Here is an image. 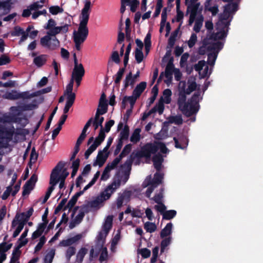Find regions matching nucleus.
<instances>
[{"instance_id":"nucleus-27","label":"nucleus","mask_w":263,"mask_h":263,"mask_svg":"<svg viewBox=\"0 0 263 263\" xmlns=\"http://www.w3.org/2000/svg\"><path fill=\"white\" fill-rule=\"evenodd\" d=\"M54 171L55 170H52L50 174L49 181V184H50V186L48 188V190L47 191V192L50 193V194H51L53 191L54 190L55 185H56L59 182L58 179L55 180V176H54Z\"/></svg>"},{"instance_id":"nucleus-14","label":"nucleus","mask_w":263,"mask_h":263,"mask_svg":"<svg viewBox=\"0 0 263 263\" xmlns=\"http://www.w3.org/2000/svg\"><path fill=\"white\" fill-rule=\"evenodd\" d=\"M152 160L154 163V166L157 172H159L162 167V164L163 162V157L162 155L158 153L153 156Z\"/></svg>"},{"instance_id":"nucleus-9","label":"nucleus","mask_w":263,"mask_h":263,"mask_svg":"<svg viewBox=\"0 0 263 263\" xmlns=\"http://www.w3.org/2000/svg\"><path fill=\"white\" fill-rule=\"evenodd\" d=\"M37 180V176L35 174H32L30 179L27 181L23 186V196L30 194L31 191L33 189Z\"/></svg>"},{"instance_id":"nucleus-15","label":"nucleus","mask_w":263,"mask_h":263,"mask_svg":"<svg viewBox=\"0 0 263 263\" xmlns=\"http://www.w3.org/2000/svg\"><path fill=\"white\" fill-rule=\"evenodd\" d=\"M108 156V153L104 154L102 151H100L97 156L96 160L93 163V165L95 166L98 165L100 167L102 166L105 162Z\"/></svg>"},{"instance_id":"nucleus-53","label":"nucleus","mask_w":263,"mask_h":263,"mask_svg":"<svg viewBox=\"0 0 263 263\" xmlns=\"http://www.w3.org/2000/svg\"><path fill=\"white\" fill-rule=\"evenodd\" d=\"M135 59L138 63H140L143 60V53L142 50L136 48L135 50Z\"/></svg>"},{"instance_id":"nucleus-49","label":"nucleus","mask_w":263,"mask_h":263,"mask_svg":"<svg viewBox=\"0 0 263 263\" xmlns=\"http://www.w3.org/2000/svg\"><path fill=\"white\" fill-rule=\"evenodd\" d=\"M21 250L20 249L16 250V248L15 247L12 252L10 261L18 262V259L21 255Z\"/></svg>"},{"instance_id":"nucleus-35","label":"nucleus","mask_w":263,"mask_h":263,"mask_svg":"<svg viewBox=\"0 0 263 263\" xmlns=\"http://www.w3.org/2000/svg\"><path fill=\"white\" fill-rule=\"evenodd\" d=\"M0 132L2 133H5L6 138L10 140L12 139V137L14 134V128L12 126V128L6 129L4 127H1L0 129Z\"/></svg>"},{"instance_id":"nucleus-23","label":"nucleus","mask_w":263,"mask_h":263,"mask_svg":"<svg viewBox=\"0 0 263 263\" xmlns=\"http://www.w3.org/2000/svg\"><path fill=\"white\" fill-rule=\"evenodd\" d=\"M172 227L173 224L172 222L167 223L165 227L161 231L160 234L161 238L169 237L172 232Z\"/></svg>"},{"instance_id":"nucleus-25","label":"nucleus","mask_w":263,"mask_h":263,"mask_svg":"<svg viewBox=\"0 0 263 263\" xmlns=\"http://www.w3.org/2000/svg\"><path fill=\"white\" fill-rule=\"evenodd\" d=\"M227 27L222 26V28L219 31L212 34L211 39L215 41L217 40H222L224 39L227 35L228 30H227V31H226L225 30V29Z\"/></svg>"},{"instance_id":"nucleus-45","label":"nucleus","mask_w":263,"mask_h":263,"mask_svg":"<svg viewBox=\"0 0 263 263\" xmlns=\"http://www.w3.org/2000/svg\"><path fill=\"white\" fill-rule=\"evenodd\" d=\"M172 93L171 90L170 89H168V88L165 89L163 91V95L164 97V100H163V101L166 104L170 103L171 101V97L172 96Z\"/></svg>"},{"instance_id":"nucleus-30","label":"nucleus","mask_w":263,"mask_h":263,"mask_svg":"<svg viewBox=\"0 0 263 263\" xmlns=\"http://www.w3.org/2000/svg\"><path fill=\"white\" fill-rule=\"evenodd\" d=\"M162 240L160 243V253H163L167 247H168L171 243L172 237L169 236L162 238Z\"/></svg>"},{"instance_id":"nucleus-43","label":"nucleus","mask_w":263,"mask_h":263,"mask_svg":"<svg viewBox=\"0 0 263 263\" xmlns=\"http://www.w3.org/2000/svg\"><path fill=\"white\" fill-rule=\"evenodd\" d=\"M36 96L37 94L35 92L32 93H30L28 91L19 92V99H28Z\"/></svg>"},{"instance_id":"nucleus-6","label":"nucleus","mask_w":263,"mask_h":263,"mask_svg":"<svg viewBox=\"0 0 263 263\" xmlns=\"http://www.w3.org/2000/svg\"><path fill=\"white\" fill-rule=\"evenodd\" d=\"M65 163L62 161H60L54 167L52 170L54 171V176L56 179H58L59 181L60 180L65 181L66 178L69 175V172H67L66 168L63 169L65 166Z\"/></svg>"},{"instance_id":"nucleus-21","label":"nucleus","mask_w":263,"mask_h":263,"mask_svg":"<svg viewBox=\"0 0 263 263\" xmlns=\"http://www.w3.org/2000/svg\"><path fill=\"white\" fill-rule=\"evenodd\" d=\"M135 82L136 80L133 78V73L130 71L126 74L125 78L123 81L124 89H127L129 86L133 87Z\"/></svg>"},{"instance_id":"nucleus-24","label":"nucleus","mask_w":263,"mask_h":263,"mask_svg":"<svg viewBox=\"0 0 263 263\" xmlns=\"http://www.w3.org/2000/svg\"><path fill=\"white\" fill-rule=\"evenodd\" d=\"M47 57L46 54H41L40 55L33 59V63L37 67H41L44 64H45L47 61Z\"/></svg>"},{"instance_id":"nucleus-3","label":"nucleus","mask_w":263,"mask_h":263,"mask_svg":"<svg viewBox=\"0 0 263 263\" xmlns=\"http://www.w3.org/2000/svg\"><path fill=\"white\" fill-rule=\"evenodd\" d=\"M158 151L157 145L152 143H147L142 146L140 151L135 154V157L138 159L145 158L146 160H149L152 154H155Z\"/></svg>"},{"instance_id":"nucleus-57","label":"nucleus","mask_w":263,"mask_h":263,"mask_svg":"<svg viewBox=\"0 0 263 263\" xmlns=\"http://www.w3.org/2000/svg\"><path fill=\"white\" fill-rule=\"evenodd\" d=\"M14 119H16L17 121H14V123L20 124L23 127L25 126L28 123L26 118L20 117L16 115H15Z\"/></svg>"},{"instance_id":"nucleus-55","label":"nucleus","mask_w":263,"mask_h":263,"mask_svg":"<svg viewBox=\"0 0 263 263\" xmlns=\"http://www.w3.org/2000/svg\"><path fill=\"white\" fill-rule=\"evenodd\" d=\"M104 201L100 198L99 196H98L95 200L89 202L90 207L94 208H97Z\"/></svg>"},{"instance_id":"nucleus-19","label":"nucleus","mask_w":263,"mask_h":263,"mask_svg":"<svg viewBox=\"0 0 263 263\" xmlns=\"http://www.w3.org/2000/svg\"><path fill=\"white\" fill-rule=\"evenodd\" d=\"M92 118H90L84 125L82 133L77 139V142L82 143L86 137V132L92 122Z\"/></svg>"},{"instance_id":"nucleus-40","label":"nucleus","mask_w":263,"mask_h":263,"mask_svg":"<svg viewBox=\"0 0 263 263\" xmlns=\"http://www.w3.org/2000/svg\"><path fill=\"white\" fill-rule=\"evenodd\" d=\"M38 158V153H37L35 151V148L33 147L32 148L30 156V161L29 162L28 165H29L30 167H31L33 163H34Z\"/></svg>"},{"instance_id":"nucleus-29","label":"nucleus","mask_w":263,"mask_h":263,"mask_svg":"<svg viewBox=\"0 0 263 263\" xmlns=\"http://www.w3.org/2000/svg\"><path fill=\"white\" fill-rule=\"evenodd\" d=\"M112 220L113 217L110 215L108 216L105 220L103 225V229L106 233H108L112 228Z\"/></svg>"},{"instance_id":"nucleus-44","label":"nucleus","mask_w":263,"mask_h":263,"mask_svg":"<svg viewBox=\"0 0 263 263\" xmlns=\"http://www.w3.org/2000/svg\"><path fill=\"white\" fill-rule=\"evenodd\" d=\"M5 98L9 100H14L19 99V92L16 91L7 92L5 95Z\"/></svg>"},{"instance_id":"nucleus-12","label":"nucleus","mask_w":263,"mask_h":263,"mask_svg":"<svg viewBox=\"0 0 263 263\" xmlns=\"http://www.w3.org/2000/svg\"><path fill=\"white\" fill-rule=\"evenodd\" d=\"M131 195V192L129 191H125L123 193H119L116 200V204L117 209H120L123 204L124 201L128 202Z\"/></svg>"},{"instance_id":"nucleus-59","label":"nucleus","mask_w":263,"mask_h":263,"mask_svg":"<svg viewBox=\"0 0 263 263\" xmlns=\"http://www.w3.org/2000/svg\"><path fill=\"white\" fill-rule=\"evenodd\" d=\"M157 205L154 206V209L159 212L162 215L164 214L166 210V206L165 204L161 202V203H157Z\"/></svg>"},{"instance_id":"nucleus-56","label":"nucleus","mask_w":263,"mask_h":263,"mask_svg":"<svg viewBox=\"0 0 263 263\" xmlns=\"http://www.w3.org/2000/svg\"><path fill=\"white\" fill-rule=\"evenodd\" d=\"M202 45L199 47L198 49V53L200 55H204L207 51V46L209 45V43L207 40H204L203 41Z\"/></svg>"},{"instance_id":"nucleus-10","label":"nucleus","mask_w":263,"mask_h":263,"mask_svg":"<svg viewBox=\"0 0 263 263\" xmlns=\"http://www.w3.org/2000/svg\"><path fill=\"white\" fill-rule=\"evenodd\" d=\"M173 140L176 148L184 149L188 145L189 140L186 136L183 134L178 135L177 137H174Z\"/></svg>"},{"instance_id":"nucleus-47","label":"nucleus","mask_w":263,"mask_h":263,"mask_svg":"<svg viewBox=\"0 0 263 263\" xmlns=\"http://www.w3.org/2000/svg\"><path fill=\"white\" fill-rule=\"evenodd\" d=\"M55 255L54 250H50L44 257V263H52Z\"/></svg>"},{"instance_id":"nucleus-1","label":"nucleus","mask_w":263,"mask_h":263,"mask_svg":"<svg viewBox=\"0 0 263 263\" xmlns=\"http://www.w3.org/2000/svg\"><path fill=\"white\" fill-rule=\"evenodd\" d=\"M90 6V1H87L85 3L80 16V22L78 31L74 30L73 32V39L84 42L86 40L89 33L87 24L89 18Z\"/></svg>"},{"instance_id":"nucleus-62","label":"nucleus","mask_w":263,"mask_h":263,"mask_svg":"<svg viewBox=\"0 0 263 263\" xmlns=\"http://www.w3.org/2000/svg\"><path fill=\"white\" fill-rule=\"evenodd\" d=\"M169 122L171 123H175L176 124L180 125L182 124L183 120L180 116H172L169 119Z\"/></svg>"},{"instance_id":"nucleus-41","label":"nucleus","mask_w":263,"mask_h":263,"mask_svg":"<svg viewBox=\"0 0 263 263\" xmlns=\"http://www.w3.org/2000/svg\"><path fill=\"white\" fill-rule=\"evenodd\" d=\"M129 127L127 125H125L123 129L120 134V139L119 140H121L123 141V140L127 139L129 136Z\"/></svg>"},{"instance_id":"nucleus-32","label":"nucleus","mask_w":263,"mask_h":263,"mask_svg":"<svg viewBox=\"0 0 263 263\" xmlns=\"http://www.w3.org/2000/svg\"><path fill=\"white\" fill-rule=\"evenodd\" d=\"M140 132L141 129L138 128L134 130L130 138V140L132 142L134 143H137L139 141L140 139Z\"/></svg>"},{"instance_id":"nucleus-36","label":"nucleus","mask_w":263,"mask_h":263,"mask_svg":"<svg viewBox=\"0 0 263 263\" xmlns=\"http://www.w3.org/2000/svg\"><path fill=\"white\" fill-rule=\"evenodd\" d=\"M177 215V212L174 210H167L162 215L163 219L171 220L174 218Z\"/></svg>"},{"instance_id":"nucleus-20","label":"nucleus","mask_w":263,"mask_h":263,"mask_svg":"<svg viewBox=\"0 0 263 263\" xmlns=\"http://www.w3.org/2000/svg\"><path fill=\"white\" fill-rule=\"evenodd\" d=\"M230 16V14L225 12L223 10L222 13H220L219 15V20L220 24L224 27H229L230 25V21H227Z\"/></svg>"},{"instance_id":"nucleus-48","label":"nucleus","mask_w":263,"mask_h":263,"mask_svg":"<svg viewBox=\"0 0 263 263\" xmlns=\"http://www.w3.org/2000/svg\"><path fill=\"white\" fill-rule=\"evenodd\" d=\"M203 20V16H201L200 18H198L197 20H196L193 28L194 30L197 33L200 31V29L202 26Z\"/></svg>"},{"instance_id":"nucleus-18","label":"nucleus","mask_w":263,"mask_h":263,"mask_svg":"<svg viewBox=\"0 0 263 263\" xmlns=\"http://www.w3.org/2000/svg\"><path fill=\"white\" fill-rule=\"evenodd\" d=\"M82 195H83V191L76 193L69 200L67 205L64 207V210H66L67 208H69V210H71L77 203L78 198Z\"/></svg>"},{"instance_id":"nucleus-16","label":"nucleus","mask_w":263,"mask_h":263,"mask_svg":"<svg viewBox=\"0 0 263 263\" xmlns=\"http://www.w3.org/2000/svg\"><path fill=\"white\" fill-rule=\"evenodd\" d=\"M186 95L187 94L185 92V87H183L182 89L179 91V97L177 100V104L179 109L182 108L183 106H184L187 103V102H186Z\"/></svg>"},{"instance_id":"nucleus-58","label":"nucleus","mask_w":263,"mask_h":263,"mask_svg":"<svg viewBox=\"0 0 263 263\" xmlns=\"http://www.w3.org/2000/svg\"><path fill=\"white\" fill-rule=\"evenodd\" d=\"M108 258V251L106 247H102L101 253L99 257V261L102 262L106 260Z\"/></svg>"},{"instance_id":"nucleus-8","label":"nucleus","mask_w":263,"mask_h":263,"mask_svg":"<svg viewBox=\"0 0 263 263\" xmlns=\"http://www.w3.org/2000/svg\"><path fill=\"white\" fill-rule=\"evenodd\" d=\"M184 115L187 117H190L196 114L199 110V105L193 103L187 102V103L180 109Z\"/></svg>"},{"instance_id":"nucleus-52","label":"nucleus","mask_w":263,"mask_h":263,"mask_svg":"<svg viewBox=\"0 0 263 263\" xmlns=\"http://www.w3.org/2000/svg\"><path fill=\"white\" fill-rule=\"evenodd\" d=\"M12 243L7 244L6 242H3L0 243V253H4L11 249Z\"/></svg>"},{"instance_id":"nucleus-38","label":"nucleus","mask_w":263,"mask_h":263,"mask_svg":"<svg viewBox=\"0 0 263 263\" xmlns=\"http://www.w3.org/2000/svg\"><path fill=\"white\" fill-rule=\"evenodd\" d=\"M136 158V157H135V155L133 156V153L130 155L129 159L127 160L123 164L121 165V167L122 168H126L129 171L131 170L132 163Z\"/></svg>"},{"instance_id":"nucleus-7","label":"nucleus","mask_w":263,"mask_h":263,"mask_svg":"<svg viewBox=\"0 0 263 263\" xmlns=\"http://www.w3.org/2000/svg\"><path fill=\"white\" fill-rule=\"evenodd\" d=\"M74 68L72 72L71 78H83L85 74V69L82 64H78L76 54H73Z\"/></svg>"},{"instance_id":"nucleus-13","label":"nucleus","mask_w":263,"mask_h":263,"mask_svg":"<svg viewBox=\"0 0 263 263\" xmlns=\"http://www.w3.org/2000/svg\"><path fill=\"white\" fill-rule=\"evenodd\" d=\"M173 58L172 57L168 62L165 69V77L170 81H172L173 72H174V70L176 69L173 63Z\"/></svg>"},{"instance_id":"nucleus-42","label":"nucleus","mask_w":263,"mask_h":263,"mask_svg":"<svg viewBox=\"0 0 263 263\" xmlns=\"http://www.w3.org/2000/svg\"><path fill=\"white\" fill-rule=\"evenodd\" d=\"M33 29H34V26L32 25H29L27 27L26 31H24V32L21 34L22 36L19 41L20 44H21L22 42H24L27 39L28 37H29V32L31 30Z\"/></svg>"},{"instance_id":"nucleus-60","label":"nucleus","mask_w":263,"mask_h":263,"mask_svg":"<svg viewBox=\"0 0 263 263\" xmlns=\"http://www.w3.org/2000/svg\"><path fill=\"white\" fill-rule=\"evenodd\" d=\"M63 11V8L59 6H53L49 8V12L53 15H57L59 13H62Z\"/></svg>"},{"instance_id":"nucleus-5","label":"nucleus","mask_w":263,"mask_h":263,"mask_svg":"<svg viewBox=\"0 0 263 263\" xmlns=\"http://www.w3.org/2000/svg\"><path fill=\"white\" fill-rule=\"evenodd\" d=\"M104 129L100 130L98 136L96 138L94 142L85 151V158L87 159L89 156L97 149V148L104 141L105 138Z\"/></svg>"},{"instance_id":"nucleus-28","label":"nucleus","mask_w":263,"mask_h":263,"mask_svg":"<svg viewBox=\"0 0 263 263\" xmlns=\"http://www.w3.org/2000/svg\"><path fill=\"white\" fill-rule=\"evenodd\" d=\"M229 3H228L224 6V11L230 14L232 13H235V12H236L238 10V4L235 2Z\"/></svg>"},{"instance_id":"nucleus-39","label":"nucleus","mask_w":263,"mask_h":263,"mask_svg":"<svg viewBox=\"0 0 263 263\" xmlns=\"http://www.w3.org/2000/svg\"><path fill=\"white\" fill-rule=\"evenodd\" d=\"M144 228L145 229L147 232L151 233L154 232L156 231L157 227L155 223L147 221L145 223L144 225Z\"/></svg>"},{"instance_id":"nucleus-50","label":"nucleus","mask_w":263,"mask_h":263,"mask_svg":"<svg viewBox=\"0 0 263 263\" xmlns=\"http://www.w3.org/2000/svg\"><path fill=\"white\" fill-rule=\"evenodd\" d=\"M65 95L67 96L66 103L73 105L76 99V94L71 92H65Z\"/></svg>"},{"instance_id":"nucleus-34","label":"nucleus","mask_w":263,"mask_h":263,"mask_svg":"<svg viewBox=\"0 0 263 263\" xmlns=\"http://www.w3.org/2000/svg\"><path fill=\"white\" fill-rule=\"evenodd\" d=\"M125 67H122L119 68L118 71L115 75V84L118 85H119L121 80L122 79L123 74L125 72Z\"/></svg>"},{"instance_id":"nucleus-37","label":"nucleus","mask_w":263,"mask_h":263,"mask_svg":"<svg viewBox=\"0 0 263 263\" xmlns=\"http://www.w3.org/2000/svg\"><path fill=\"white\" fill-rule=\"evenodd\" d=\"M163 192L164 189L162 187L160 189L159 192L158 194H156L154 197L151 199L153 200L157 203L163 202Z\"/></svg>"},{"instance_id":"nucleus-4","label":"nucleus","mask_w":263,"mask_h":263,"mask_svg":"<svg viewBox=\"0 0 263 263\" xmlns=\"http://www.w3.org/2000/svg\"><path fill=\"white\" fill-rule=\"evenodd\" d=\"M120 185L121 180L120 179H115L111 184L105 188L104 191L101 193L99 196L104 201L109 199L111 195L116 191L117 189L119 187Z\"/></svg>"},{"instance_id":"nucleus-63","label":"nucleus","mask_w":263,"mask_h":263,"mask_svg":"<svg viewBox=\"0 0 263 263\" xmlns=\"http://www.w3.org/2000/svg\"><path fill=\"white\" fill-rule=\"evenodd\" d=\"M124 97L127 102H129L131 108L134 107V106L136 103V101L137 99L138 98L136 97L135 96L133 95V94H132V96H124Z\"/></svg>"},{"instance_id":"nucleus-61","label":"nucleus","mask_w":263,"mask_h":263,"mask_svg":"<svg viewBox=\"0 0 263 263\" xmlns=\"http://www.w3.org/2000/svg\"><path fill=\"white\" fill-rule=\"evenodd\" d=\"M163 102H164L163 101L162 97H161L158 104L155 105L157 108V110L160 115H161L163 113L164 109V105Z\"/></svg>"},{"instance_id":"nucleus-22","label":"nucleus","mask_w":263,"mask_h":263,"mask_svg":"<svg viewBox=\"0 0 263 263\" xmlns=\"http://www.w3.org/2000/svg\"><path fill=\"white\" fill-rule=\"evenodd\" d=\"M47 226L44 223H40L38 224L37 230L32 234L31 238L34 240L41 236L45 231Z\"/></svg>"},{"instance_id":"nucleus-2","label":"nucleus","mask_w":263,"mask_h":263,"mask_svg":"<svg viewBox=\"0 0 263 263\" xmlns=\"http://www.w3.org/2000/svg\"><path fill=\"white\" fill-rule=\"evenodd\" d=\"M60 32L59 26H55L51 28V29L47 31L46 35L41 38V45L49 50H55L60 45V42L55 36Z\"/></svg>"},{"instance_id":"nucleus-51","label":"nucleus","mask_w":263,"mask_h":263,"mask_svg":"<svg viewBox=\"0 0 263 263\" xmlns=\"http://www.w3.org/2000/svg\"><path fill=\"white\" fill-rule=\"evenodd\" d=\"M33 212V208H30L26 212H23L20 215V217L22 218V219H24L26 220V221H28L29 218L32 216Z\"/></svg>"},{"instance_id":"nucleus-31","label":"nucleus","mask_w":263,"mask_h":263,"mask_svg":"<svg viewBox=\"0 0 263 263\" xmlns=\"http://www.w3.org/2000/svg\"><path fill=\"white\" fill-rule=\"evenodd\" d=\"M87 253V249L85 248H82L80 249L77 254L76 261L78 263H82L85 255Z\"/></svg>"},{"instance_id":"nucleus-17","label":"nucleus","mask_w":263,"mask_h":263,"mask_svg":"<svg viewBox=\"0 0 263 263\" xmlns=\"http://www.w3.org/2000/svg\"><path fill=\"white\" fill-rule=\"evenodd\" d=\"M147 83L146 82H141L138 84L133 91V95L137 98H139L142 92L146 87Z\"/></svg>"},{"instance_id":"nucleus-46","label":"nucleus","mask_w":263,"mask_h":263,"mask_svg":"<svg viewBox=\"0 0 263 263\" xmlns=\"http://www.w3.org/2000/svg\"><path fill=\"white\" fill-rule=\"evenodd\" d=\"M163 178V175L157 172L154 174V178L153 179V182L155 185L158 186L161 183Z\"/></svg>"},{"instance_id":"nucleus-33","label":"nucleus","mask_w":263,"mask_h":263,"mask_svg":"<svg viewBox=\"0 0 263 263\" xmlns=\"http://www.w3.org/2000/svg\"><path fill=\"white\" fill-rule=\"evenodd\" d=\"M38 106L36 104V100H34L32 103L27 104H24L20 107L23 111L31 110L37 108Z\"/></svg>"},{"instance_id":"nucleus-54","label":"nucleus","mask_w":263,"mask_h":263,"mask_svg":"<svg viewBox=\"0 0 263 263\" xmlns=\"http://www.w3.org/2000/svg\"><path fill=\"white\" fill-rule=\"evenodd\" d=\"M46 241V238L45 236H42L41 237L40 239L39 242L36 245L34 248V251L35 252H39L41 250L44 245Z\"/></svg>"},{"instance_id":"nucleus-26","label":"nucleus","mask_w":263,"mask_h":263,"mask_svg":"<svg viewBox=\"0 0 263 263\" xmlns=\"http://www.w3.org/2000/svg\"><path fill=\"white\" fill-rule=\"evenodd\" d=\"M223 47V44L219 41L209 44L207 46L208 51H216V53L221 50Z\"/></svg>"},{"instance_id":"nucleus-11","label":"nucleus","mask_w":263,"mask_h":263,"mask_svg":"<svg viewBox=\"0 0 263 263\" xmlns=\"http://www.w3.org/2000/svg\"><path fill=\"white\" fill-rule=\"evenodd\" d=\"M199 6L200 3H197L196 5L187 6V11H190V15L188 22L189 26H191L195 21Z\"/></svg>"},{"instance_id":"nucleus-64","label":"nucleus","mask_w":263,"mask_h":263,"mask_svg":"<svg viewBox=\"0 0 263 263\" xmlns=\"http://www.w3.org/2000/svg\"><path fill=\"white\" fill-rule=\"evenodd\" d=\"M23 28L19 26H15L14 28L13 31L11 32V35L13 36H19L24 32Z\"/></svg>"}]
</instances>
